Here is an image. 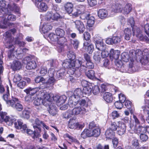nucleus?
Returning <instances> with one entry per match:
<instances>
[{"label": "nucleus", "instance_id": "1", "mask_svg": "<svg viewBox=\"0 0 149 149\" xmlns=\"http://www.w3.org/2000/svg\"><path fill=\"white\" fill-rule=\"evenodd\" d=\"M130 56H135L134 58L138 62H140L143 65H146L148 64L149 61V50L147 49H144L143 51L138 49L135 51L131 50L130 51Z\"/></svg>", "mask_w": 149, "mask_h": 149}, {"label": "nucleus", "instance_id": "2", "mask_svg": "<svg viewBox=\"0 0 149 149\" xmlns=\"http://www.w3.org/2000/svg\"><path fill=\"white\" fill-rule=\"evenodd\" d=\"M83 91L80 88L76 89L74 91L73 95L70 96L68 100V104L70 107H73L79 101L80 98L84 97Z\"/></svg>", "mask_w": 149, "mask_h": 149}, {"label": "nucleus", "instance_id": "3", "mask_svg": "<svg viewBox=\"0 0 149 149\" xmlns=\"http://www.w3.org/2000/svg\"><path fill=\"white\" fill-rule=\"evenodd\" d=\"M132 5L129 3H126L123 6L120 3H116L112 6V8L116 10L117 12L122 13H123L127 15L131 11L132 9Z\"/></svg>", "mask_w": 149, "mask_h": 149}, {"label": "nucleus", "instance_id": "4", "mask_svg": "<svg viewBox=\"0 0 149 149\" xmlns=\"http://www.w3.org/2000/svg\"><path fill=\"white\" fill-rule=\"evenodd\" d=\"M116 65L118 68H120V70L123 72H127L129 73H132L136 71L137 69H136L134 66H133L132 63H130L129 64L128 68H125V66L123 65L121 61L116 60L115 61Z\"/></svg>", "mask_w": 149, "mask_h": 149}, {"label": "nucleus", "instance_id": "5", "mask_svg": "<svg viewBox=\"0 0 149 149\" xmlns=\"http://www.w3.org/2000/svg\"><path fill=\"white\" fill-rule=\"evenodd\" d=\"M7 104L9 107H11L17 111H20L23 108L22 105L18 98L12 97V99L7 102Z\"/></svg>", "mask_w": 149, "mask_h": 149}, {"label": "nucleus", "instance_id": "6", "mask_svg": "<svg viewBox=\"0 0 149 149\" xmlns=\"http://www.w3.org/2000/svg\"><path fill=\"white\" fill-rule=\"evenodd\" d=\"M39 95L43 99V102L42 104L46 107L49 106L51 102L54 100L53 98V94L51 93L49 94L46 93L43 90H41L39 91Z\"/></svg>", "mask_w": 149, "mask_h": 149}, {"label": "nucleus", "instance_id": "7", "mask_svg": "<svg viewBox=\"0 0 149 149\" xmlns=\"http://www.w3.org/2000/svg\"><path fill=\"white\" fill-rule=\"evenodd\" d=\"M72 60H66L64 61L62 63L63 66L65 68H68V72L71 74H76L78 71L76 70V69L72 68Z\"/></svg>", "mask_w": 149, "mask_h": 149}, {"label": "nucleus", "instance_id": "8", "mask_svg": "<svg viewBox=\"0 0 149 149\" xmlns=\"http://www.w3.org/2000/svg\"><path fill=\"white\" fill-rule=\"evenodd\" d=\"M55 82L56 80L54 77H50L46 82L45 79V83L43 84H40L39 88L42 89L45 88L52 89Z\"/></svg>", "mask_w": 149, "mask_h": 149}, {"label": "nucleus", "instance_id": "9", "mask_svg": "<svg viewBox=\"0 0 149 149\" xmlns=\"http://www.w3.org/2000/svg\"><path fill=\"white\" fill-rule=\"evenodd\" d=\"M2 113L0 114L1 115L0 120L2 122L4 121L8 126L12 125L15 121V119L7 116L6 113Z\"/></svg>", "mask_w": 149, "mask_h": 149}, {"label": "nucleus", "instance_id": "10", "mask_svg": "<svg viewBox=\"0 0 149 149\" xmlns=\"http://www.w3.org/2000/svg\"><path fill=\"white\" fill-rule=\"evenodd\" d=\"M33 128L35 129L34 131H33L30 129H27L26 130V133L28 134L31 135L33 138L34 139L37 138L38 133H40L41 131V129L39 127L33 124Z\"/></svg>", "mask_w": 149, "mask_h": 149}, {"label": "nucleus", "instance_id": "11", "mask_svg": "<svg viewBox=\"0 0 149 149\" xmlns=\"http://www.w3.org/2000/svg\"><path fill=\"white\" fill-rule=\"evenodd\" d=\"M71 113L73 115L78 114H84L86 112V109L80 106L74 107L72 110H71Z\"/></svg>", "mask_w": 149, "mask_h": 149}, {"label": "nucleus", "instance_id": "12", "mask_svg": "<svg viewBox=\"0 0 149 149\" xmlns=\"http://www.w3.org/2000/svg\"><path fill=\"white\" fill-rule=\"evenodd\" d=\"M25 59L26 61L27 65L26 68L27 69L31 70L36 68V64L35 61L29 57H26Z\"/></svg>", "mask_w": 149, "mask_h": 149}, {"label": "nucleus", "instance_id": "13", "mask_svg": "<svg viewBox=\"0 0 149 149\" xmlns=\"http://www.w3.org/2000/svg\"><path fill=\"white\" fill-rule=\"evenodd\" d=\"M132 56V57L130 56V52H129V54L127 52H124L121 55V59L123 61L125 62H127L129 61V59H130L131 61L132 62V63H132L133 64L132 62L134 61V60H136V59H133V60H132V59L134 58V57H134L135 56Z\"/></svg>", "mask_w": 149, "mask_h": 149}, {"label": "nucleus", "instance_id": "14", "mask_svg": "<svg viewBox=\"0 0 149 149\" xmlns=\"http://www.w3.org/2000/svg\"><path fill=\"white\" fill-rule=\"evenodd\" d=\"M76 28L80 33H82L85 30V27L83 23L80 20H77L74 22Z\"/></svg>", "mask_w": 149, "mask_h": 149}, {"label": "nucleus", "instance_id": "15", "mask_svg": "<svg viewBox=\"0 0 149 149\" xmlns=\"http://www.w3.org/2000/svg\"><path fill=\"white\" fill-rule=\"evenodd\" d=\"M121 40L119 36H113L112 38H107L106 40V42L108 44H117Z\"/></svg>", "mask_w": 149, "mask_h": 149}, {"label": "nucleus", "instance_id": "16", "mask_svg": "<svg viewBox=\"0 0 149 149\" xmlns=\"http://www.w3.org/2000/svg\"><path fill=\"white\" fill-rule=\"evenodd\" d=\"M54 101H56L58 105H61L63 104L65 102L67 98L65 95L60 97L58 96H54L53 95V97Z\"/></svg>", "mask_w": 149, "mask_h": 149}, {"label": "nucleus", "instance_id": "17", "mask_svg": "<svg viewBox=\"0 0 149 149\" xmlns=\"http://www.w3.org/2000/svg\"><path fill=\"white\" fill-rule=\"evenodd\" d=\"M83 60L81 58H78L76 59L75 61L72 60V68H74L76 69V70H78V69L79 68L82 64Z\"/></svg>", "mask_w": 149, "mask_h": 149}, {"label": "nucleus", "instance_id": "18", "mask_svg": "<svg viewBox=\"0 0 149 149\" xmlns=\"http://www.w3.org/2000/svg\"><path fill=\"white\" fill-rule=\"evenodd\" d=\"M111 133L109 135L106 136L107 138L110 139H112V143L114 148H116L117 146L118 143V139L116 138H114L113 139V138H114V133L113 131H111Z\"/></svg>", "mask_w": 149, "mask_h": 149}, {"label": "nucleus", "instance_id": "19", "mask_svg": "<svg viewBox=\"0 0 149 149\" xmlns=\"http://www.w3.org/2000/svg\"><path fill=\"white\" fill-rule=\"evenodd\" d=\"M11 68L14 71L19 70L22 68V64L19 61L15 60L13 61L11 64Z\"/></svg>", "mask_w": 149, "mask_h": 149}, {"label": "nucleus", "instance_id": "20", "mask_svg": "<svg viewBox=\"0 0 149 149\" xmlns=\"http://www.w3.org/2000/svg\"><path fill=\"white\" fill-rule=\"evenodd\" d=\"M40 89H41L39 88V86L38 87L35 88H29L24 90V91L27 94H29L32 96L38 91Z\"/></svg>", "mask_w": 149, "mask_h": 149}, {"label": "nucleus", "instance_id": "21", "mask_svg": "<svg viewBox=\"0 0 149 149\" xmlns=\"http://www.w3.org/2000/svg\"><path fill=\"white\" fill-rule=\"evenodd\" d=\"M85 8L84 6H80L78 8L74 9L73 10V13H72V15L75 17L78 16L83 12V10H85Z\"/></svg>", "mask_w": 149, "mask_h": 149}, {"label": "nucleus", "instance_id": "22", "mask_svg": "<svg viewBox=\"0 0 149 149\" xmlns=\"http://www.w3.org/2000/svg\"><path fill=\"white\" fill-rule=\"evenodd\" d=\"M5 40L6 42L9 44L11 43L13 40V38L11 36V33L8 31L4 34Z\"/></svg>", "mask_w": 149, "mask_h": 149}, {"label": "nucleus", "instance_id": "23", "mask_svg": "<svg viewBox=\"0 0 149 149\" xmlns=\"http://www.w3.org/2000/svg\"><path fill=\"white\" fill-rule=\"evenodd\" d=\"M36 6L38 8L40 12L45 11L47 9V6L46 3L43 2L36 3L35 4Z\"/></svg>", "mask_w": 149, "mask_h": 149}, {"label": "nucleus", "instance_id": "24", "mask_svg": "<svg viewBox=\"0 0 149 149\" xmlns=\"http://www.w3.org/2000/svg\"><path fill=\"white\" fill-rule=\"evenodd\" d=\"M98 15L101 19H104L107 17L108 13L106 10L100 9L98 11Z\"/></svg>", "mask_w": 149, "mask_h": 149}, {"label": "nucleus", "instance_id": "25", "mask_svg": "<svg viewBox=\"0 0 149 149\" xmlns=\"http://www.w3.org/2000/svg\"><path fill=\"white\" fill-rule=\"evenodd\" d=\"M120 55V52L119 50H114L111 49L110 50V56L115 59L117 60Z\"/></svg>", "mask_w": 149, "mask_h": 149}, {"label": "nucleus", "instance_id": "26", "mask_svg": "<svg viewBox=\"0 0 149 149\" xmlns=\"http://www.w3.org/2000/svg\"><path fill=\"white\" fill-rule=\"evenodd\" d=\"M52 27L49 23H44L41 28L42 33H47L52 29Z\"/></svg>", "mask_w": 149, "mask_h": 149}, {"label": "nucleus", "instance_id": "27", "mask_svg": "<svg viewBox=\"0 0 149 149\" xmlns=\"http://www.w3.org/2000/svg\"><path fill=\"white\" fill-rule=\"evenodd\" d=\"M126 126L124 123H121L118 126V133L120 135L124 134L126 131Z\"/></svg>", "mask_w": 149, "mask_h": 149}, {"label": "nucleus", "instance_id": "28", "mask_svg": "<svg viewBox=\"0 0 149 149\" xmlns=\"http://www.w3.org/2000/svg\"><path fill=\"white\" fill-rule=\"evenodd\" d=\"M103 98L106 102H111L113 100L111 93L108 92L105 93L103 95Z\"/></svg>", "mask_w": 149, "mask_h": 149}, {"label": "nucleus", "instance_id": "29", "mask_svg": "<svg viewBox=\"0 0 149 149\" xmlns=\"http://www.w3.org/2000/svg\"><path fill=\"white\" fill-rule=\"evenodd\" d=\"M60 17V15L57 13H49L48 14L47 18L49 20H58Z\"/></svg>", "mask_w": 149, "mask_h": 149}, {"label": "nucleus", "instance_id": "30", "mask_svg": "<svg viewBox=\"0 0 149 149\" xmlns=\"http://www.w3.org/2000/svg\"><path fill=\"white\" fill-rule=\"evenodd\" d=\"M73 5L70 2H68L64 5L65 10L69 14L71 13L73 10Z\"/></svg>", "mask_w": 149, "mask_h": 149}, {"label": "nucleus", "instance_id": "31", "mask_svg": "<svg viewBox=\"0 0 149 149\" xmlns=\"http://www.w3.org/2000/svg\"><path fill=\"white\" fill-rule=\"evenodd\" d=\"M68 127L72 129H76L77 128V123L75 119H71L69 122Z\"/></svg>", "mask_w": 149, "mask_h": 149}, {"label": "nucleus", "instance_id": "32", "mask_svg": "<svg viewBox=\"0 0 149 149\" xmlns=\"http://www.w3.org/2000/svg\"><path fill=\"white\" fill-rule=\"evenodd\" d=\"M31 112V110L30 109L25 108L22 111V117L26 119H29L30 117L29 114Z\"/></svg>", "mask_w": 149, "mask_h": 149}, {"label": "nucleus", "instance_id": "33", "mask_svg": "<svg viewBox=\"0 0 149 149\" xmlns=\"http://www.w3.org/2000/svg\"><path fill=\"white\" fill-rule=\"evenodd\" d=\"M95 72L93 70H89L85 72L86 76L89 79H94L95 78Z\"/></svg>", "mask_w": 149, "mask_h": 149}, {"label": "nucleus", "instance_id": "34", "mask_svg": "<svg viewBox=\"0 0 149 149\" xmlns=\"http://www.w3.org/2000/svg\"><path fill=\"white\" fill-rule=\"evenodd\" d=\"M134 132L137 134H143L146 132V127L139 126L138 127L134 130Z\"/></svg>", "mask_w": 149, "mask_h": 149}, {"label": "nucleus", "instance_id": "35", "mask_svg": "<svg viewBox=\"0 0 149 149\" xmlns=\"http://www.w3.org/2000/svg\"><path fill=\"white\" fill-rule=\"evenodd\" d=\"M49 113L52 116H55L57 113V111L55 107H54V104H50L49 107V109L48 110Z\"/></svg>", "mask_w": 149, "mask_h": 149}, {"label": "nucleus", "instance_id": "36", "mask_svg": "<svg viewBox=\"0 0 149 149\" xmlns=\"http://www.w3.org/2000/svg\"><path fill=\"white\" fill-rule=\"evenodd\" d=\"M124 33L125 35V39L127 40H129L132 35L130 29L128 28L125 29L124 30Z\"/></svg>", "mask_w": 149, "mask_h": 149}, {"label": "nucleus", "instance_id": "37", "mask_svg": "<svg viewBox=\"0 0 149 149\" xmlns=\"http://www.w3.org/2000/svg\"><path fill=\"white\" fill-rule=\"evenodd\" d=\"M93 58L97 63H99L101 60V53L100 52H96L94 53Z\"/></svg>", "mask_w": 149, "mask_h": 149}, {"label": "nucleus", "instance_id": "38", "mask_svg": "<svg viewBox=\"0 0 149 149\" xmlns=\"http://www.w3.org/2000/svg\"><path fill=\"white\" fill-rule=\"evenodd\" d=\"M38 95L39 97H38L34 101L33 103L36 106H39L43 104V99L41 98L40 95H39V92Z\"/></svg>", "mask_w": 149, "mask_h": 149}, {"label": "nucleus", "instance_id": "39", "mask_svg": "<svg viewBox=\"0 0 149 149\" xmlns=\"http://www.w3.org/2000/svg\"><path fill=\"white\" fill-rule=\"evenodd\" d=\"M67 39L64 36L59 37L58 38V40L56 42L59 45L62 46H63L64 44L67 41Z\"/></svg>", "mask_w": 149, "mask_h": 149}, {"label": "nucleus", "instance_id": "40", "mask_svg": "<svg viewBox=\"0 0 149 149\" xmlns=\"http://www.w3.org/2000/svg\"><path fill=\"white\" fill-rule=\"evenodd\" d=\"M95 45L96 48L100 51L104 50L106 48L105 45L104 44L103 41L100 43H96Z\"/></svg>", "mask_w": 149, "mask_h": 149}, {"label": "nucleus", "instance_id": "41", "mask_svg": "<svg viewBox=\"0 0 149 149\" xmlns=\"http://www.w3.org/2000/svg\"><path fill=\"white\" fill-rule=\"evenodd\" d=\"M70 43L74 49H77L79 44V42L78 40L76 39L71 40Z\"/></svg>", "mask_w": 149, "mask_h": 149}, {"label": "nucleus", "instance_id": "42", "mask_svg": "<svg viewBox=\"0 0 149 149\" xmlns=\"http://www.w3.org/2000/svg\"><path fill=\"white\" fill-rule=\"evenodd\" d=\"M136 32L135 31L134 33L136 34L137 37L138 38L141 40L143 41L144 39L145 36H143V35L141 33V31H140L139 29L137 28L136 30Z\"/></svg>", "mask_w": 149, "mask_h": 149}, {"label": "nucleus", "instance_id": "43", "mask_svg": "<svg viewBox=\"0 0 149 149\" xmlns=\"http://www.w3.org/2000/svg\"><path fill=\"white\" fill-rule=\"evenodd\" d=\"M56 34L59 37L64 36L65 34V32L64 30L59 28H57L55 30Z\"/></svg>", "mask_w": 149, "mask_h": 149}, {"label": "nucleus", "instance_id": "44", "mask_svg": "<svg viewBox=\"0 0 149 149\" xmlns=\"http://www.w3.org/2000/svg\"><path fill=\"white\" fill-rule=\"evenodd\" d=\"M48 37L50 40L53 42H56L58 40V37L57 35L53 33H50L48 36Z\"/></svg>", "mask_w": 149, "mask_h": 149}, {"label": "nucleus", "instance_id": "45", "mask_svg": "<svg viewBox=\"0 0 149 149\" xmlns=\"http://www.w3.org/2000/svg\"><path fill=\"white\" fill-rule=\"evenodd\" d=\"M79 103V104L81 106L87 107L88 106V104L87 100L84 99H81L79 100V101L77 102L76 104H75V105L77 103Z\"/></svg>", "mask_w": 149, "mask_h": 149}, {"label": "nucleus", "instance_id": "46", "mask_svg": "<svg viewBox=\"0 0 149 149\" xmlns=\"http://www.w3.org/2000/svg\"><path fill=\"white\" fill-rule=\"evenodd\" d=\"M81 14L80 17L81 19L84 20L88 19L90 15V14L88 12H84V10H83V12Z\"/></svg>", "mask_w": 149, "mask_h": 149}, {"label": "nucleus", "instance_id": "47", "mask_svg": "<svg viewBox=\"0 0 149 149\" xmlns=\"http://www.w3.org/2000/svg\"><path fill=\"white\" fill-rule=\"evenodd\" d=\"M83 94H88V95L91 94L92 91V89L91 87L89 86L84 87L83 89Z\"/></svg>", "mask_w": 149, "mask_h": 149}, {"label": "nucleus", "instance_id": "48", "mask_svg": "<svg viewBox=\"0 0 149 149\" xmlns=\"http://www.w3.org/2000/svg\"><path fill=\"white\" fill-rule=\"evenodd\" d=\"M67 56L69 59L68 60H74L76 58V56L74 53L72 51L68 52L67 54Z\"/></svg>", "mask_w": 149, "mask_h": 149}, {"label": "nucleus", "instance_id": "49", "mask_svg": "<svg viewBox=\"0 0 149 149\" xmlns=\"http://www.w3.org/2000/svg\"><path fill=\"white\" fill-rule=\"evenodd\" d=\"M94 19L93 17H89L88 19H86L87 20V24L89 27H91L93 26L95 22Z\"/></svg>", "mask_w": 149, "mask_h": 149}, {"label": "nucleus", "instance_id": "50", "mask_svg": "<svg viewBox=\"0 0 149 149\" xmlns=\"http://www.w3.org/2000/svg\"><path fill=\"white\" fill-rule=\"evenodd\" d=\"M35 81L36 83L41 82V84H43L45 82V79L41 76H38L36 78Z\"/></svg>", "mask_w": 149, "mask_h": 149}, {"label": "nucleus", "instance_id": "51", "mask_svg": "<svg viewBox=\"0 0 149 149\" xmlns=\"http://www.w3.org/2000/svg\"><path fill=\"white\" fill-rule=\"evenodd\" d=\"M87 68V67L84 65H81V66L78 69V72H77L76 75L77 77H79L81 75V72H79V71L80 70L81 72H84L86 70V69Z\"/></svg>", "mask_w": 149, "mask_h": 149}, {"label": "nucleus", "instance_id": "52", "mask_svg": "<svg viewBox=\"0 0 149 149\" xmlns=\"http://www.w3.org/2000/svg\"><path fill=\"white\" fill-rule=\"evenodd\" d=\"M93 136L95 137L98 136L100 134V130L99 128H95L92 130Z\"/></svg>", "mask_w": 149, "mask_h": 149}, {"label": "nucleus", "instance_id": "53", "mask_svg": "<svg viewBox=\"0 0 149 149\" xmlns=\"http://www.w3.org/2000/svg\"><path fill=\"white\" fill-rule=\"evenodd\" d=\"M31 123H33L34 122H35V123H34L33 124H34L35 125L37 126L40 128V127L39 126L41 125H42L43 122L42 121H40L38 118H36L35 120V121H34L33 120H31Z\"/></svg>", "mask_w": 149, "mask_h": 149}, {"label": "nucleus", "instance_id": "54", "mask_svg": "<svg viewBox=\"0 0 149 149\" xmlns=\"http://www.w3.org/2000/svg\"><path fill=\"white\" fill-rule=\"evenodd\" d=\"M15 127L17 129L21 128V126L23 124L22 120H18L17 121L14 123Z\"/></svg>", "mask_w": 149, "mask_h": 149}, {"label": "nucleus", "instance_id": "55", "mask_svg": "<svg viewBox=\"0 0 149 149\" xmlns=\"http://www.w3.org/2000/svg\"><path fill=\"white\" fill-rule=\"evenodd\" d=\"M100 92V89L98 86H95L93 87L92 92L93 93L96 95Z\"/></svg>", "mask_w": 149, "mask_h": 149}, {"label": "nucleus", "instance_id": "56", "mask_svg": "<svg viewBox=\"0 0 149 149\" xmlns=\"http://www.w3.org/2000/svg\"><path fill=\"white\" fill-rule=\"evenodd\" d=\"M11 10H14L16 12L18 13H19V10L20 8L18 7L17 5L15 3H13L11 6V8H10Z\"/></svg>", "mask_w": 149, "mask_h": 149}, {"label": "nucleus", "instance_id": "57", "mask_svg": "<svg viewBox=\"0 0 149 149\" xmlns=\"http://www.w3.org/2000/svg\"><path fill=\"white\" fill-rule=\"evenodd\" d=\"M22 77L19 74H15L13 79V81L15 83H17L19 81L22 79Z\"/></svg>", "mask_w": 149, "mask_h": 149}, {"label": "nucleus", "instance_id": "58", "mask_svg": "<svg viewBox=\"0 0 149 149\" xmlns=\"http://www.w3.org/2000/svg\"><path fill=\"white\" fill-rule=\"evenodd\" d=\"M71 111V110H70L64 113L63 114V118L65 119H68L71 117L73 115Z\"/></svg>", "mask_w": 149, "mask_h": 149}, {"label": "nucleus", "instance_id": "59", "mask_svg": "<svg viewBox=\"0 0 149 149\" xmlns=\"http://www.w3.org/2000/svg\"><path fill=\"white\" fill-rule=\"evenodd\" d=\"M103 40L102 38L98 35H96L94 37V40L95 43H100L103 41Z\"/></svg>", "mask_w": 149, "mask_h": 149}, {"label": "nucleus", "instance_id": "60", "mask_svg": "<svg viewBox=\"0 0 149 149\" xmlns=\"http://www.w3.org/2000/svg\"><path fill=\"white\" fill-rule=\"evenodd\" d=\"M56 73L55 70L53 68H50L48 71V74L50 77H54L55 76L54 74Z\"/></svg>", "mask_w": 149, "mask_h": 149}, {"label": "nucleus", "instance_id": "61", "mask_svg": "<svg viewBox=\"0 0 149 149\" xmlns=\"http://www.w3.org/2000/svg\"><path fill=\"white\" fill-rule=\"evenodd\" d=\"M108 85L106 84H102L100 86V92L101 93H103L107 90L108 88Z\"/></svg>", "mask_w": 149, "mask_h": 149}, {"label": "nucleus", "instance_id": "62", "mask_svg": "<svg viewBox=\"0 0 149 149\" xmlns=\"http://www.w3.org/2000/svg\"><path fill=\"white\" fill-rule=\"evenodd\" d=\"M117 127L118 126L115 122H111L110 127V130L113 131H116V130Z\"/></svg>", "mask_w": 149, "mask_h": 149}, {"label": "nucleus", "instance_id": "63", "mask_svg": "<svg viewBox=\"0 0 149 149\" xmlns=\"http://www.w3.org/2000/svg\"><path fill=\"white\" fill-rule=\"evenodd\" d=\"M47 72V69L46 67H43L41 68L40 72L42 76L45 75Z\"/></svg>", "mask_w": 149, "mask_h": 149}, {"label": "nucleus", "instance_id": "64", "mask_svg": "<svg viewBox=\"0 0 149 149\" xmlns=\"http://www.w3.org/2000/svg\"><path fill=\"white\" fill-rule=\"evenodd\" d=\"M26 85V82L24 81H21L17 84L18 87L21 89H23Z\"/></svg>", "mask_w": 149, "mask_h": 149}]
</instances>
